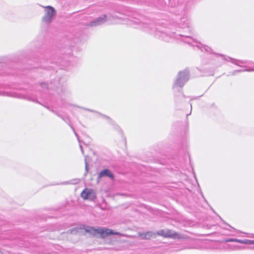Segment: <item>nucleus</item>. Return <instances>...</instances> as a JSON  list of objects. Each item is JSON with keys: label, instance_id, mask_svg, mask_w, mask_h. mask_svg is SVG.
<instances>
[{"label": "nucleus", "instance_id": "0eeeda50", "mask_svg": "<svg viewBox=\"0 0 254 254\" xmlns=\"http://www.w3.org/2000/svg\"><path fill=\"white\" fill-rule=\"evenodd\" d=\"M107 176L110 178L113 179V174L108 169H105L100 172L98 175V178H101L103 177Z\"/></svg>", "mask_w": 254, "mask_h": 254}, {"label": "nucleus", "instance_id": "39448f33", "mask_svg": "<svg viewBox=\"0 0 254 254\" xmlns=\"http://www.w3.org/2000/svg\"><path fill=\"white\" fill-rule=\"evenodd\" d=\"M108 20L107 16L106 15H103L90 22L88 25L90 26H97L104 24Z\"/></svg>", "mask_w": 254, "mask_h": 254}, {"label": "nucleus", "instance_id": "dca6fc26", "mask_svg": "<svg viewBox=\"0 0 254 254\" xmlns=\"http://www.w3.org/2000/svg\"><path fill=\"white\" fill-rule=\"evenodd\" d=\"M202 48H204V49L206 51H207V52H210V51L211 50V49L209 47H207V46H204V45H203V46L200 48L201 50V51H203V49H202Z\"/></svg>", "mask_w": 254, "mask_h": 254}, {"label": "nucleus", "instance_id": "9b49d317", "mask_svg": "<svg viewBox=\"0 0 254 254\" xmlns=\"http://www.w3.org/2000/svg\"><path fill=\"white\" fill-rule=\"evenodd\" d=\"M0 95L14 97H20L19 96H18L17 94H16L15 93H13L8 92H0Z\"/></svg>", "mask_w": 254, "mask_h": 254}, {"label": "nucleus", "instance_id": "f03ea898", "mask_svg": "<svg viewBox=\"0 0 254 254\" xmlns=\"http://www.w3.org/2000/svg\"><path fill=\"white\" fill-rule=\"evenodd\" d=\"M44 7L45 8V14L42 17V22L46 24H50L56 15V11L51 6H46Z\"/></svg>", "mask_w": 254, "mask_h": 254}, {"label": "nucleus", "instance_id": "423d86ee", "mask_svg": "<svg viewBox=\"0 0 254 254\" xmlns=\"http://www.w3.org/2000/svg\"><path fill=\"white\" fill-rule=\"evenodd\" d=\"M138 235L140 237L141 239L142 240H149L151 238L156 237V234L151 231L145 233H139Z\"/></svg>", "mask_w": 254, "mask_h": 254}, {"label": "nucleus", "instance_id": "4468645a", "mask_svg": "<svg viewBox=\"0 0 254 254\" xmlns=\"http://www.w3.org/2000/svg\"><path fill=\"white\" fill-rule=\"evenodd\" d=\"M84 109L85 110L88 111L89 112H93V113H97L100 116H101L102 117H103V118H105L106 119H107V120H110V119L109 117L107 116H106L105 115L102 114H101L100 113H98V112H96L95 111L92 110H90V109H85V108H84Z\"/></svg>", "mask_w": 254, "mask_h": 254}, {"label": "nucleus", "instance_id": "1a4fd4ad", "mask_svg": "<svg viewBox=\"0 0 254 254\" xmlns=\"http://www.w3.org/2000/svg\"><path fill=\"white\" fill-rule=\"evenodd\" d=\"M157 36H158L161 39L165 41H169L170 37L171 36L168 35L165 32H158L156 34Z\"/></svg>", "mask_w": 254, "mask_h": 254}, {"label": "nucleus", "instance_id": "aec40b11", "mask_svg": "<svg viewBox=\"0 0 254 254\" xmlns=\"http://www.w3.org/2000/svg\"><path fill=\"white\" fill-rule=\"evenodd\" d=\"M74 133H75V135H76V136H77V139H78V140L79 142H80V140H79V138H78V136L77 134V133H76L74 131Z\"/></svg>", "mask_w": 254, "mask_h": 254}, {"label": "nucleus", "instance_id": "7ed1b4c3", "mask_svg": "<svg viewBox=\"0 0 254 254\" xmlns=\"http://www.w3.org/2000/svg\"><path fill=\"white\" fill-rule=\"evenodd\" d=\"M189 77V71L185 69L179 72L178 76L174 84V87L179 86L182 87L188 80Z\"/></svg>", "mask_w": 254, "mask_h": 254}, {"label": "nucleus", "instance_id": "a211bd4d", "mask_svg": "<svg viewBox=\"0 0 254 254\" xmlns=\"http://www.w3.org/2000/svg\"><path fill=\"white\" fill-rule=\"evenodd\" d=\"M58 116H59L60 117H61V118H62L64 121L65 122H66V123H67V122H68L67 121H68V119H67V121H66V120H65L64 119V117H62L61 116H60V115H58Z\"/></svg>", "mask_w": 254, "mask_h": 254}, {"label": "nucleus", "instance_id": "b1692460", "mask_svg": "<svg viewBox=\"0 0 254 254\" xmlns=\"http://www.w3.org/2000/svg\"><path fill=\"white\" fill-rule=\"evenodd\" d=\"M69 125L70 126V127H71V128H72V129L74 130L73 129V128L70 125V124H69Z\"/></svg>", "mask_w": 254, "mask_h": 254}, {"label": "nucleus", "instance_id": "5701e85b", "mask_svg": "<svg viewBox=\"0 0 254 254\" xmlns=\"http://www.w3.org/2000/svg\"><path fill=\"white\" fill-rule=\"evenodd\" d=\"M85 168H86V169H87V163H86V162H85Z\"/></svg>", "mask_w": 254, "mask_h": 254}, {"label": "nucleus", "instance_id": "a878e982", "mask_svg": "<svg viewBox=\"0 0 254 254\" xmlns=\"http://www.w3.org/2000/svg\"><path fill=\"white\" fill-rule=\"evenodd\" d=\"M240 63H241V62H240V61H239V64H240ZM239 67H240V66H241V65H240L239 64Z\"/></svg>", "mask_w": 254, "mask_h": 254}, {"label": "nucleus", "instance_id": "f3484780", "mask_svg": "<svg viewBox=\"0 0 254 254\" xmlns=\"http://www.w3.org/2000/svg\"><path fill=\"white\" fill-rule=\"evenodd\" d=\"M41 86L43 88H48V85L46 83H41Z\"/></svg>", "mask_w": 254, "mask_h": 254}, {"label": "nucleus", "instance_id": "4be33fe9", "mask_svg": "<svg viewBox=\"0 0 254 254\" xmlns=\"http://www.w3.org/2000/svg\"><path fill=\"white\" fill-rule=\"evenodd\" d=\"M244 70H245V69H241L239 68V72L241 71H244Z\"/></svg>", "mask_w": 254, "mask_h": 254}, {"label": "nucleus", "instance_id": "ddd939ff", "mask_svg": "<svg viewBox=\"0 0 254 254\" xmlns=\"http://www.w3.org/2000/svg\"><path fill=\"white\" fill-rule=\"evenodd\" d=\"M239 243L248 244V245H254V240H239Z\"/></svg>", "mask_w": 254, "mask_h": 254}, {"label": "nucleus", "instance_id": "9d476101", "mask_svg": "<svg viewBox=\"0 0 254 254\" xmlns=\"http://www.w3.org/2000/svg\"><path fill=\"white\" fill-rule=\"evenodd\" d=\"M139 28H142V29H143L144 31H145L146 32H150V29L152 27H151V25H148L147 24L141 23Z\"/></svg>", "mask_w": 254, "mask_h": 254}, {"label": "nucleus", "instance_id": "f257e3e1", "mask_svg": "<svg viewBox=\"0 0 254 254\" xmlns=\"http://www.w3.org/2000/svg\"><path fill=\"white\" fill-rule=\"evenodd\" d=\"M85 231L93 235L99 234L103 238L111 235L123 236V234L120 232H114L112 230L106 228H94V227H88L85 229Z\"/></svg>", "mask_w": 254, "mask_h": 254}, {"label": "nucleus", "instance_id": "6ab92c4d", "mask_svg": "<svg viewBox=\"0 0 254 254\" xmlns=\"http://www.w3.org/2000/svg\"><path fill=\"white\" fill-rule=\"evenodd\" d=\"M238 241V240H233V239H228V240H226V242H230V241Z\"/></svg>", "mask_w": 254, "mask_h": 254}, {"label": "nucleus", "instance_id": "6e6552de", "mask_svg": "<svg viewBox=\"0 0 254 254\" xmlns=\"http://www.w3.org/2000/svg\"><path fill=\"white\" fill-rule=\"evenodd\" d=\"M166 238H179L180 235L178 233L171 230H166Z\"/></svg>", "mask_w": 254, "mask_h": 254}, {"label": "nucleus", "instance_id": "393cba45", "mask_svg": "<svg viewBox=\"0 0 254 254\" xmlns=\"http://www.w3.org/2000/svg\"><path fill=\"white\" fill-rule=\"evenodd\" d=\"M73 231H74V230H72V231H71L70 232V233H73V232H74Z\"/></svg>", "mask_w": 254, "mask_h": 254}, {"label": "nucleus", "instance_id": "f8f14e48", "mask_svg": "<svg viewBox=\"0 0 254 254\" xmlns=\"http://www.w3.org/2000/svg\"><path fill=\"white\" fill-rule=\"evenodd\" d=\"M109 21H111V24L116 23L117 22L112 21L114 20L119 19V17L116 15H112L107 17Z\"/></svg>", "mask_w": 254, "mask_h": 254}, {"label": "nucleus", "instance_id": "20e7f679", "mask_svg": "<svg viewBox=\"0 0 254 254\" xmlns=\"http://www.w3.org/2000/svg\"><path fill=\"white\" fill-rule=\"evenodd\" d=\"M81 197L84 199L94 200L96 197V193L94 190L90 189H85L81 193Z\"/></svg>", "mask_w": 254, "mask_h": 254}, {"label": "nucleus", "instance_id": "2eb2a0df", "mask_svg": "<svg viewBox=\"0 0 254 254\" xmlns=\"http://www.w3.org/2000/svg\"><path fill=\"white\" fill-rule=\"evenodd\" d=\"M166 233V230H161L157 232V234L159 236H162L164 237H166V234H165Z\"/></svg>", "mask_w": 254, "mask_h": 254}, {"label": "nucleus", "instance_id": "412c9836", "mask_svg": "<svg viewBox=\"0 0 254 254\" xmlns=\"http://www.w3.org/2000/svg\"><path fill=\"white\" fill-rule=\"evenodd\" d=\"M80 149H81V152H82V154H83V148H82V146L81 145H80Z\"/></svg>", "mask_w": 254, "mask_h": 254}]
</instances>
